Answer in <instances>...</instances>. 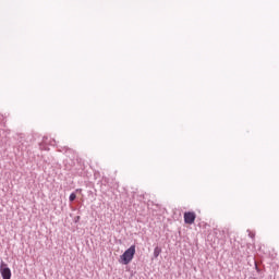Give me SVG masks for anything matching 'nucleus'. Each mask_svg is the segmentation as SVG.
<instances>
[{"label":"nucleus","instance_id":"obj_4","mask_svg":"<svg viewBox=\"0 0 279 279\" xmlns=\"http://www.w3.org/2000/svg\"><path fill=\"white\" fill-rule=\"evenodd\" d=\"M161 252H162V250L159 246H156L154 250V258H158V256H160Z\"/></svg>","mask_w":279,"mask_h":279},{"label":"nucleus","instance_id":"obj_5","mask_svg":"<svg viewBox=\"0 0 279 279\" xmlns=\"http://www.w3.org/2000/svg\"><path fill=\"white\" fill-rule=\"evenodd\" d=\"M75 197H77V196L75 195V193H72V194L70 195V202H75Z\"/></svg>","mask_w":279,"mask_h":279},{"label":"nucleus","instance_id":"obj_2","mask_svg":"<svg viewBox=\"0 0 279 279\" xmlns=\"http://www.w3.org/2000/svg\"><path fill=\"white\" fill-rule=\"evenodd\" d=\"M0 274L3 279H12V270H10V267H8V264L1 262L0 265Z\"/></svg>","mask_w":279,"mask_h":279},{"label":"nucleus","instance_id":"obj_1","mask_svg":"<svg viewBox=\"0 0 279 279\" xmlns=\"http://www.w3.org/2000/svg\"><path fill=\"white\" fill-rule=\"evenodd\" d=\"M135 254H136V246L132 245L120 256V260H121L122 265H130V263H132Z\"/></svg>","mask_w":279,"mask_h":279},{"label":"nucleus","instance_id":"obj_3","mask_svg":"<svg viewBox=\"0 0 279 279\" xmlns=\"http://www.w3.org/2000/svg\"><path fill=\"white\" fill-rule=\"evenodd\" d=\"M184 221L190 226L195 223V213L187 211L184 214Z\"/></svg>","mask_w":279,"mask_h":279}]
</instances>
